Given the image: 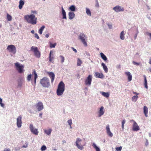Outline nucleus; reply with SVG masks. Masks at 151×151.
Returning a JSON list of instances; mask_svg holds the SVG:
<instances>
[{
	"label": "nucleus",
	"mask_w": 151,
	"mask_h": 151,
	"mask_svg": "<svg viewBox=\"0 0 151 151\" xmlns=\"http://www.w3.org/2000/svg\"><path fill=\"white\" fill-rule=\"evenodd\" d=\"M17 70L19 73H22L24 72V66L22 65H20L19 63H15Z\"/></svg>",
	"instance_id": "6"
},
{
	"label": "nucleus",
	"mask_w": 151,
	"mask_h": 151,
	"mask_svg": "<svg viewBox=\"0 0 151 151\" xmlns=\"http://www.w3.org/2000/svg\"><path fill=\"white\" fill-rule=\"evenodd\" d=\"M24 18L29 24L32 25L37 24V18L34 14L27 15L24 16Z\"/></svg>",
	"instance_id": "1"
},
{
	"label": "nucleus",
	"mask_w": 151,
	"mask_h": 151,
	"mask_svg": "<svg viewBox=\"0 0 151 151\" xmlns=\"http://www.w3.org/2000/svg\"><path fill=\"white\" fill-rule=\"evenodd\" d=\"M31 50L34 53L38 50L37 47L34 46H32L31 48Z\"/></svg>",
	"instance_id": "33"
},
{
	"label": "nucleus",
	"mask_w": 151,
	"mask_h": 151,
	"mask_svg": "<svg viewBox=\"0 0 151 151\" xmlns=\"http://www.w3.org/2000/svg\"><path fill=\"white\" fill-rule=\"evenodd\" d=\"M149 63L151 65V57L150 58Z\"/></svg>",
	"instance_id": "63"
},
{
	"label": "nucleus",
	"mask_w": 151,
	"mask_h": 151,
	"mask_svg": "<svg viewBox=\"0 0 151 151\" xmlns=\"http://www.w3.org/2000/svg\"><path fill=\"white\" fill-rule=\"evenodd\" d=\"M31 14H37V12L35 10H32L31 12Z\"/></svg>",
	"instance_id": "43"
},
{
	"label": "nucleus",
	"mask_w": 151,
	"mask_h": 151,
	"mask_svg": "<svg viewBox=\"0 0 151 151\" xmlns=\"http://www.w3.org/2000/svg\"><path fill=\"white\" fill-rule=\"evenodd\" d=\"M104 113V107L102 106L100 108V109L99 111V115L98 117H100L101 116L103 115Z\"/></svg>",
	"instance_id": "16"
},
{
	"label": "nucleus",
	"mask_w": 151,
	"mask_h": 151,
	"mask_svg": "<svg viewBox=\"0 0 151 151\" xmlns=\"http://www.w3.org/2000/svg\"><path fill=\"white\" fill-rule=\"evenodd\" d=\"M125 33L124 31H122L120 34V38L122 40H124L125 39Z\"/></svg>",
	"instance_id": "26"
},
{
	"label": "nucleus",
	"mask_w": 151,
	"mask_h": 151,
	"mask_svg": "<svg viewBox=\"0 0 151 151\" xmlns=\"http://www.w3.org/2000/svg\"><path fill=\"white\" fill-rule=\"evenodd\" d=\"M36 107L39 111L42 110L44 108V106L41 102H39L36 105Z\"/></svg>",
	"instance_id": "13"
},
{
	"label": "nucleus",
	"mask_w": 151,
	"mask_h": 151,
	"mask_svg": "<svg viewBox=\"0 0 151 151\" xmlns=\"http://www.w3.org/2000/svg\"><path fill=\"white\" fill-rule=\"evenodd\" d=\"M144 113L146 117L148 116V109L147 107L146 106H144L143 108Z\"/></svg>",
	"instance_id": "21"
},
{
	"label": "nucleus",
	"mask_w": 151,
	"mask_h": 151,
	"mask_svg": "<svg viewBox=\"0 0 151 151\" xmlns=\"http://www.w3.org/2000/svg\"><path fill=\"white\" fill-rule=\"evenodd\" d=\"M85 9L86 10V12L87 15L91 17V12L89 9L87 7Z\"/></svg>",
	"instance_id": "23"
},
{
	"label": "nucleus",
	"mask_w": 151,
	"mask_h": 151,
	"mask_svg": "<svg viewBox=\"0 0 151 151\" xmlns=\"http://www.w3.org/2000/svg\"><path fill=\"white\" fill-rule=\"evenodd\" d=\"M24 2L23 1L21 0L19 1V8L20 9H22V7L24 5Z\"/></svg>",
	"instance_id": "27"
},
{
	"label": "nucleus",
	"mask_w": 151,
	"mask_h": 151,
	"mask_svg": "<svg viewBox=\"0 0 151 151\" xmlns=\"http://www.w3.org/2000/svg\"><path fill=\"white\" fill-rule=\"evenodd\" d=\"M0 104L1 105V106L2 107H4V104L2 103H1V104Z\"/></svg>",
	"instance_id": "59"
},
{
	"label": "nucleus",
	"mask_w": 151,
	"mask_h": 151,
	"mask_svg": "<svg viewBox=\"0 0 151 151\" xmlns=\"http://www.w3.org/2000/svg\"><path fill=\"white\" fill-rule=\"evenodd\" d=\"M49 36V34H46L45 35V37L47 38H48Z\"/></svg>",
	"instance_id": "64"
},
{
	"label": "nucleus",
	"mask_w": 151,
	"mask_h": 151,
	"mask_svg": "<svg viewBox=\"0 0 151 151\" xmlns=\"http://www.w3.org/2000/svg\"><path fill=\"white\" fill-rule=\"evenodd\" d=\"M131 122H133V124L132 125V129L134 131H137L139 129V127L137 125V123L133 120H132L130 121Z\"/></svg>",
	"instance_id": "11"
},
{
	"label": "nucleus",
	"mask_w": 151,
	"mask_h": 151,
	"mask_svg": "<svg viewBox=\"0 0 151 151\" xmlns=\"http://www.w3.org/2000/svg\"><path fill=\"white\" fill-rule=\"evenodd\" d=\"M122 149V147L120 146L119 147H116L115 148V149L116 151H121Z\"/></svg>",
	"instance_id": "44"
},
{
	"label": "nucleus",
	"mask_w": 151,
	"mask_h": 151,
	"mask_svg": "<svg viewBox=\"0 0 151 151\" xmlns=\"http://www.w3.org/2000/svg\"><path fill=\"white\" fill-rule=\"evenodd\" d=\"M100 93L103 96L106 98L109 97V92L101 91Z\"/></svg>",
	"instance_id": "22"
},
{
	"label": "nucleus",
	"mask_w": 151,
	"mask_h": 151,
	"mask_svg": "<svg viewBox=\"0 0 151 151\" xmlns=\"http://www.w3.org/2000/svg\"><path fill=\"white\" fill-rule=\"evenodd\" d=\"M7 18L8 21H10L12 19V17L10 15L8 14H7Z\"/></svg>",
	"instance_id": "39"
},
{
	"label": "nucleus",
	"mask_w": 151,
	"mask_h": 151,
	"mask_svg": "<svg viewBox=\"0 0 151 151\" xmlns=\"http://www.w3.org/2000/svg\"><path fill=\"white\" fill-rule=\"evenodd\" d=\"M62 14L63 16V19H67V17L66 16V13L64 10L63 7H62Z\"/></svg>",
	"instance_id": "20"
},
{
	"label": "nucleus",
	"mask_w": 151,
	"mask_h": 151,
	"mask_svg": "<svg viewBox=\"0 0 151 151\" xmlns=\"http://www.w3.org/2000/svg\"><path fill=\"white\" fill-rule=\"evenodd\" d=\"M106 132L108 135L109 137H112L113 136V134L110 131L109 125V124H108L106 126Z\"/></svg>",
	"instance_id": "12"
},
{
	"label": "nucleus",
	"mask_w": 151,
	"mask_h": 151,
	"mask_svg": "<svg viewBox=\"0 0 151 151\" xmlns=\"http://www.w3.org/2000/svg\"><path fill=\"white\" fill-rule=\"evenodd\" d=\"M48 74L51 78V81L52 83L54 80L55 75L54 73L52 72H50L48 73Z\"/></svg>",
	"instance_id": "17"
},
{
	"label": "nucleus",
	"mask_w": 151,
	"mask_h": 151,
	"mask_svg": "<svg viewBox=\"0 0 151 151\" xmlns=\"http://www.w3.org/2000/svg\"><path fill=\"white\" fill-rule=\"evenodd\" d=\"M49 61L50 62H52V60L53 59V57H51V56H50V55H49Z\"/></svg>",
	"instance_id": "49"
},
{
	"label": "nucleus",
	"mask_w": 151,
	"mask_h": 151,
	"mask_svg": "<svg viewBox=\"0 0 151 151\" xmlns=\"http://www.w3.org/2000/svg\"><path fill=\"white\" fill-rule=\"evenodd\" d=\"M62 142L63 144L65 143L66 142V141L65 140H63Z\"/></svg>",
	"instance_id": "61"
},
{
	"label": "nucleus",
	"mask_w": 151,
	"mask_h": 151,
	"mask_svg": "<svg viewBox=\"0 0 151 151\" xmlns=\"http://www.w3.org/2000/svg\"><path fill=\"white\" fill-rule=\"evenodd\" d=\"M96 4H95V6L96 7H97L98 8L99 6V4L98 1L97 0H96Z\"/></svg>",
	"instance_id": "48"
},
{
	"label": "nucleus",
	"mask_w": 151,
	"mask_h": 151,
	"mask_svg": "<svg viewBox=\"0 0 151 151\" xmlns=\"http://www.w3.org/2000/svg\"><path fill=\"white\" fill-rule=\"evenodd\" d=\"M52 131V130L51 129H49L47 130L45 129L44 132L47 135H50Z\"/></svg>",
	"instance_id": "28"
},
{
	"label": "nucleus",
	"mask_w": 151,
	"mask_h": 151,
	"mask_svg": "<svg viewBox=\"0 0 151 151\" xmlns=\"http://www.w3.org/2000/svg\"><path fill=\"white\" fill-rule=\"evenodd\" d=\"M138 98V96H134L132 99V101L134 102H135Z\"/></svg>",
	"instance_id": "35"
},
{
	"label": "nucleus",
	"mask_w": 151,
	"mask_h": 151,
	"mask_svg": "<svg viewBox=\"0 0 151 151\" xmlns=\"http://www.w3.org/2000/svg\"><path fill=\"white\" fill-rule=\"evenodd\" d=\"M121 66L120 65H119L117 66L116 68L120 69V68Z\"/></svg>",
	"instance_id": "62"
},
{
	"label": "nucleus",
	"mask_w": 151,
	"mask_h": 151,
	"mask_svg": "<svg viewBox=\"0 0 151 151\" xmlns=\"http://www.w3.org/2000/svg\"><path fill=\"white\" fill-rule=\"evenodd\" d=\"M7 49L9 52H11L13 54H15L16 52V48L15 46L13 45H8L7 47Z\"/></svg>",
	"instance_id": "7"
},
{
	"label": "nucleus",
	"mask_w": 151,
	"mask_h": 151,
	"mask_svg": "<svg viewBox=\"0 0 151 151\" xmlns=\"http://www.w3.org/2000/svg\"><path fill=\"white\" fill-rule=\"evenodd\" d=\"M95 76L96 77L99 78H102L103 76V75L102 73L97 72L95 73Z\"/></svg>",
	"instance_id": "25"
},
{
	"label": "nucleus",
	"mask_w": 151,
	"mask_h": 151,
	"mask_svg": "<svg viewBox=\"0 0 151 151\" xmlns=\"http://www.w3.org/2000/svg\"><path fill=\"white\" fill-rule=\"evenodd\" d=\"M68 18L69 19L71 20L73 19L75 16V14L73 12H69L68 14Z\"/></svg>",
	"instance_id": "19"
},
{
	"label": "nucleus",
	"mask_w": 151,
	"mask_h": 151,
	"mask_svg": "<svg viewBox=\"0 0 151 151\" xmlns=\"http://www.w3.org/2000/svg\"><path fill=\"white\" fill-rule=\"evenodd\" d=\"M85 55H86L87 56H89L90 55V54L89 53L87 52H86L85 53Z\"/></svg>",
	"instance_id": "56"
},
{
	"label": "nucleus",
	"mask_w": 151,
	"mask_h": 151,
	"mask_svg": "<svg viewBox=\"0 0 151 151\" xmlns=\"http://www.w3.org/2000/svg\"><path fill=\"white\" fill-rule=\"evenodd\" d=\"M82 63V61L79 58H78L77 61V65L78 66H80Z\"/></svg>",
	"instance_id": "37"
},
{
	"label": "nucleus",
	"mask_w": 151,
	"mask_h": 151,
	"mask_svg": "<svg viewBox=\"0 0 151 151\" xmlns=\"http://www.w3.org/2000/svg\"><path fill=\"white\" fill-rule=\"evenodd\" d=\"M149 144V142H148V141L147 139H146V142L145 144V145L147 147L148 145Z\"/></svg>",
	"instance_id": "51"
},
{
	"label": "nucleus",
	"mask_w": 151,
	"mask_h": 151,
	"mask_svg": "<svg viewBox=\"0 0 151 151\" xmlns=\"http://www.w3.org/2000/svg\"><path fill=\"white\" fill-rule=\"evenodd\" d=\"M147 35H148L150 37V38L151 39V33H149L148 32H147Z\"/></svg>",
	"instance_id": "58"
},
{
	"label": "nucleus",
	"mask_w": 151,
	"mask_h": 151,
	"mask_svg": "<svg viewBox=\"0 0 151 151\" xmlns=\"http://www.w3.org/2000/svg\"><path fill=\"white\" fill-rule=\"evenodd\" d=\"M67 122L69 125H71L72 124V120L71 119L68 120V121Z\"/></svg>",
	"instance_id": "47"
},
{
	"label": "nucleus",
	"mask_w": 151,
	"mask_h": 151,
	"mask_svg": "<svg viewBox=\"0 0 151 151\" xmlns=\"http://www.w3.org/2000/svg\"><path fill=\"white\" fill-rule=\"evenodd\" d=\"M108 26L109 28L110 29H111L112 28V25L110 24H108Z\"/></svg>",
	"instance_id": "53"
},
{
	"label": "nucleus",
	"mask_w": 151,
	"mask_h": 151,
	"mask_svg": "<svg viewBox=\"0 0 151 151\" xmlns=\"http://www.w3.org/2000/svg\"><path fill=\"white\" fill-rule=\"evenodd\" d=\"M71 48L74 51V52L76 53L77 52V50L73 47H71Z\"/></svg>",
	"instance_id": "55"
},
{
	"label": "nucleus",
	"mask_w": 151,
	"mask_h": 151,
	"mask_svg": "<svg viewBox=\"0 0 151 151\" xmlns=\"http://www.w3.org/2000/svg\"><path fill=\"white\" fill-rule=\"evenodd\" d=\"M29 128H30V131L33 134L35 135H37L39 133V132L38 129L35 128L32 124H29Z\"/></svg>",
	"instance_id": "10"
},
{
	"label": "nucleus",
	"mask_w": 151,
	"mask_h": 151,
	"mask_svg": "<svg viewBox=\"0 0 151 151\" xmlns=\"http://www.w3.org/2000/svg\"><path fill=\"white\" fill-rule=\"evenodd\" d=\"M35 37L37 39H39V37L37 33H35Z\"/></svg>",
	"instance_id": "52"
},
{
	"label": "nucleus",
	"mask_w": 151,
	"mask_h": 151,
	"mask_svg": "<svg viewBox=\"0 0 151 151\" xmlns=\"http://www.w3.org/2000/svg\"><path fill=\"white\" fill-rule=\"evenodd\" d=\"M65 85L63 81H61L59 83L56 93L58 96H61L63 95L65 91Z\"/></svg>",
	"instance_id": "2"
},
{
	"label": "nucleus",
	"mask_w": 151,
	"mask_h": 151,
	"mask_svg": "<svg viewBox=\"0 0 151 151\" xmlns=\"http://www.w3.org/2000/svg\"><path fill=\"white\" fill-rule=\"evenodd\" d=\"M100 55L101 58L105 61H106V60H107V58H106V55L104 53H103L102 52L100 53Z\"/></svg>",
	"instance_id": "31"
},
{
	"label": "nucleus",
	"mask_w": 151,
	"mask_h": 151,
	"mask_svg": "<svg viewBox=\"0 0 151 151\" xmlns=\"http://www.w3.org/2000/svg\"><path fill=\"white\" fill-rule=\"evenodd\" d=\"M56 44L55 43L54 44H52L51 42L50 43V47L51 48L55 47Z\"/></svg>",
	"instance_id": "41"
},
{
	"label": "nucleus",
	"mask_w": 151,
	"mask_h": 151,
	"mask_svg": "<svg viewBox=\"0 0 151 151\" xmlns=\"http://www.w3.org/2000/svg\"><path fill=\"white\" fill-rule=\"evenodd\" d=\"M115 12L116 13L123 12L124 10V8L122 6L117 5L112 8Z\"/></svg>",
	"instance_id": "8"
},
{
	"label": "nucleus",
	"mask_w": 151,
	"mask_h": 151,
	"mask_svg": "<svg viewBox=\"0 0 151 151\" xmlns=\"http://www.w3.org/2000/svg\"><path fill=\"white\" fill-rule=\"evenodd\" d=\"M133 63L134 64V65H139L140 64V63H137V62H136L134 61H133Z\"/></svg>",
	"instance_id": "50"
},
{
	"label": "nucleus",
	"mask_w": 151,
	"mask_h": 151,
	"mask_svg": "<svg viewBox=\"0 0 151 151\" xmlns=\"http://www.w3.org/2000/svg\"><path fill=\"white\" fill-rule=\"evenodd\" d=\"M144 85L145 86V87L146 89L148 88V86L147 85V81L146 79V77L145 75L144 76Z\"/></svg>",
	"instance_id": "32"
},
{
	"label": "nucleus",
	"mask_w": 151,
	"mask_h": 151,
	"mask_svg": "<svg viewBox=\"0 0 151 151\" xmlns=\"http://www.w3.org/2000/svg\"><path fill=\"white\" fill-rule=\"evenodd\" d=\"M76 7L74 5H71L69 8V10L71 12H75L76 10Z\"/></svg>",
	"instance_id": "24"
},
{
	"label": "nucleus",
	"mask_w": 151,
	"mask_h": 151,
	"mask_svg": "<svg viewBox=\"0 0 151 151\" xmlns=\"http://www.w3.org/2000/svg\"><path fill=\"white\" fill-rule=\"evenodd\" d=\"M126 75L128 77V79L129 81H130L132 80V75L129 72H126L125 73Z\"/></svg>",
	"instance_id": "18"
},
{
	"label": "nucleus",
	"mask_w": 151,
	"mask_h": 151,
	"mask_svg": "<svg viewBox=\"0 0 151 151\" xmlns=\"http://www.w3.org/2000/svg\"><path fill=\"white\" fill-rule=\"evenodd\" d=\"M92 146L93 148L96 150V151H100V148L97 146L96 144L95 143H93Z\"/></svg>",
	"instance_id": "29"
},
{
	"label": "nucleus",
	"mask_w": 151,
	"mask_h": 151,
	"mask_svg": "<svg viewBox=\"0 0 151 151\" xmlns=\"http://www.w3.org/2000/svg\"><path fill=\"white\" fill-rule=\"evenodd\" d=\"M46 147L45 145H43L41 147V150L42 151H44L46 150Z\"/></svg>",
	"instance_id": "45"
},
{
	"label": "nucleus",
	"mask_w": 151,
	"mask_h": 151,
	"mask_svg": "<svg viewBox=\"0 0 151 151\" xmlns=\"http://www.w3.org/2000/svg\"><path fill=\"white\" fill-rule=\"evenodd\" d=\"M22 116L21 115H20L18 116L16 119V124L17 127L18 128H20L22 123Z\"/></svg>",
	"instance_id": "9"
},
{
	"label": "nucleus",
	"mask_w": 151,
	"mask_h": 151,
	"mask_svg": "<svg viewBox=\"0 0 151 151\" xmlns=\"http://www.w3.org/2000/svg\"><path fill=\"white\" fill-rule=\"evenodd\" d=\"M40 83L42 86L45 88H48L50 86L49 79L46 77L41 79Z\"/></svg>",
	"instance_id": "4"
},
{
	"label": "nucleus",
	"mask_w": 151,
	"mask_h": 151,
	"mask_svg": "<svg viewBox=\"0 0 151 151\" xmlns=\"http://www.w3.org/2000/svg\"><path fill=\"white\" fill-rule=\"evenodd\" d=\"M45 26L43 25L40 28L39 31V33L40 34H42V31L45 28Z\"/></svg>",
	"instance_id": "36"
},
{
	"label": "nucleus",
	"mask_w": 151,
	"mask_h": 151,
	"mask_svg": "<svg viewBox=\"0 0 151 151\" xmlns=\"http://www.w3.org/2000/svg\"><path fill=\"white\" fill-rule=\"evenodd\" d=\"M34 54L35 56L37 58H39L40 56V53L39 50L34 53Z\"/></svg>",
	"instance_id": "34"
},
{
	"label": "nucleus",
	"mask_w": 151,
	"mask_h": 151,
	"mask_svg": "<svg viewBox=\"0 0 151 151\" xmlns=\"http://www.w3.org/2000/svg\"><path fill=\"white\" fill-rule=\"evenodd\" d=\"M59 57L61 59V63H63L64 61V60H65V58L62 55H60L59 56Z\"/></svg>",
	"instance_id": "38"
},
{
	"label": "nucleus",
	"mask_w": 151,
	"mask_h": 151,
	"mask_svg": "<svg viewBox=\"0 0 151 151\" xmlns=\"http://www.w3.org/2000/svg\"><path fill=\"white\" fill-rule=\"evenodd\" d=\"M42 113H40L39 114V116L40 117H41V118H42Z\"/></svg>",
	"instance_id": "60"
},
{
	"label": "nucleus",
	"mask_w": 151,
	"mask_h": 151,
	"mask_svg": "<svg viewBox=\"0 0 151 151\" xmlns=\"http://www.w3.org/2000/svg\"><path fill=\"white\" fill-rule=\"evenodd\" d=\"M78 38L85 47L87 46L88 38L87 35L85 34L83 32L80 33Z\"/></svg>",
	"instance_id": "3"
},
{
	"label": "nucleus",
	"mask_w": 151,
	"mask_h": 151,
	"mask_svg": "<svg viewBox=\"0 0 151 151\" xmlns=\"http://www.w3.org/2000/svg\"><path fill=\"white\" fill-rule=\"evenodd\" d=\"M32 73V74H34V77L33 81L32 80V84L33 85L35 86L36 83V79L37 78V75L35 70H33Z\"/></svg>",
	"instance_id": "14"
},
{
	"label": "nucleus",
	"mask_w": 151,
	"mask_h": 151,
	"mask_svg": "<svg viewBox=\"0 0 151 151\" xmlns=\"http://www.w3.org/2000/svg\"><path fill=\"white\" fill-rule=\"evenodd\" d=\"M133 93L134 94H136V96H137L139 94V93H137L136 92H135L133 91Z\"/></svg>",
	"instance_id": "57"
},
{
	"label": "nucleus",
	"mask_w": 151,
	"mask_h": 151,
	"mask_svg": "<svg viewBox=\"0 0 151 151\" xmlns=\"http://www.w3.org/2000/svg\"><path fill=\"white\" fill-rule=\"evenodd\" d=\"M92 76L89 75L88 76L85 81L86 85L90 86L91 84L92 81Z\"/></svg>",
	"instance_id": "15"
},
{
	"label": "nucleus",
	"mask_w": 151,
	"mask_h": 151,
	"mask_svg": "<svg viewBox=\"0 0 151 151\" xmlns=\"http://www.w3.org/2000/svg\"><path fill=\"white\" fill-rule=\"evenodd\" d=\"M101 65L102 66L105 72L106 73H107L108 71V69L106 66V65L104 63H102Z\"/></svg>",
	"instance_id": "30"
},
{
	"label": "nucleus",
	"mask_w": 151,
	"mask_h": 151,
	"mask_svg": "<svg viewBox=\"0 0 151 151\" xmlns=\"http://www.w3.org/2000/svg\"><path fill=\"white\" fill-rule=\"evenodd\" d=\"M126 121L125 119L123 120L122 122V129H124V124L125 123Z\"/></svg>",
	"instance_id": "40"
},
{
	"label": "nucleus",
	"mask_w": 151,
	"mask_h": 151,
	"mask_svg": "<svg viewBox=\"0 0 151 151\" xmlns=\"http://www.w3.org/2000/svg\"><path fill=\"white\" fill-rule=\"evenodd\" d=\"M32 78V75L31 74L28 75L27 77V80L28 81H31Z\"/></svg>",
	"instance_id": "42"
},
{
	"label": "nucleus",
	"mask_w": 151,
	"mask_h": 151,
	"mask_svg": "<svg viewBox=\"0 0 151 151\" xmlns=\"http://www.w3.org/2000/svg\"><path fill=\"white\" fill-rule=\"evenodd\" d=\"M22 86V82L21 81H20L18 82V87H21Z\"/></svg>",
	"instance_id": "46"
},
{
	"label": "nucleus",
	"mask_w": 151,
	"mask_h": 151,
	"mask_svg": "<svg viewBox=\"0 0 151 151\" xmlns=\"http://www.w3.org/2000/svg\"><path fill=\"white\" fill-rule=\"evenodd\" d=\"M138 33V31H137V33L136 34H135V35H134V39L135 40L136 39V38L137 37V34Z\"/></svg>",
	"instance_id": "54"
},
{
	"label": "nucleus",
	"mask_w": 151,
	"mask_h": 151,
	"mask_svg": "<svg viewBox=\"0 0 151 151\" xmlns=\"http://www.w3.org/2000/svg\"><path fill=\"white\" fill-rule=\"evenodd\" d=\"M82 140L80 138H77L75 142V145L77 147L81 150L84 148V145L82 144Z\"/></svg>",
	"instance_id": "5"
}]
</instances>
